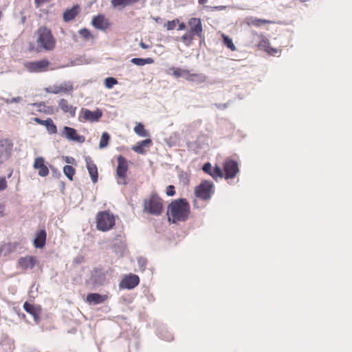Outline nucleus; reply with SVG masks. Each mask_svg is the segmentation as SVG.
<instances>
[{"label": "nucleus", "instance_id": "1", "mask_svg": "<svg viewBox=\"0 0 352 352\" xmlns=\"http://www.w3.org/2000/svg\"><path fill=\"white\" fill-rule=\"evenodd\" d=\"M190 214V205L185 199H179L172 201L168 207L167 216L168 221L176 223L185 221Z\"/></svg>", "mask_w": 352, "mask_h": 352}, {"label": "nucleus", "instance_id": "2", "mask_svg": "<svg viewBox=\"0 0 352 352\" xmlns=\"http://www.w3.org/2000/svg\"><path fill=\"white\" fill-rule=\"evenodd\" d=\"M144 212L160 216L164 211V201L156 193H152L149 197L143 201Z\"/></svg>", "mask_w": 352, "mask_h": 352}, {"label": "nucleus", "instance_id": "3", "mask_svg": "<svg viewBox=\"0 0 352 352\" xmlns=\"http://www.w3.org/2000/svg\"><path fill=\"white\" fill-rule=\"evenodd\" d=\"M188 26L189 28V31L181 37V41L186 46L190 45L195 36L201 37L203 32L202 23L200 19H190L188 21Z\"/></svg>", "mask_w": 352, "mask_h": 352}, {"label": "nucleus", "instance_id": "4", "mask_svg": "<svg viewBox=\"0 0 352 352\" xmlns=\"http://www.w3.org/2000/svg\"><path fill=\"white\" fill-rule=\"evenodd\" d=\"M37 43L46 51H52L55 48L56 39L50 29L46 27H40L36 32Z\"/></svg>", "mask_w": 352, "mask_h": 352}, {"label": "nucleus", "instance_id": "5", "mask_svg": "<svg viewBox=\"0 0 352 352\" xmlns=\"http://www.w3.org/2000/svg\"><path fill=\"white\" fill-rule=\"evenodd\" d=\"M97 230L107 232L112 229L116 224L115 216L109 211L98 212L96 217Z\"/></svg>", "mask_w": 352, "mask_h": 352}, {"label": "nucleus", "instance_id": "6", "mask_svg": "<svg viewBox=\"0 0 352 352\" xmlns=\"http://www.w3.org/2000/svg\"><path fill=\"white\" fill-rule=\"evenodd\" d=\"M118 165L116 170V179L119 185L126 186L128 184L127 172L129 170L128 160L120 155L117 157Z\"/></svg>", "mask_w": 352, "mask_h": 352}, {"label": "nucleus", "instance_id": "7", "mask_svg": "<svg viewBox=\"0 0 352 352\" xmlns=\"http://www.w3.org/2000/svg\"><path fill=\"white\" fill-rule=\"evenodd\" d=\"M239 172L238 162L231 159H227L223 164V173L221 171V178L224 177L229 182V180L233 179Z\"/></svg>", "mask_w": 352, "mask_h": 352}, {"label": "nucleus", "instance_id": "8", "mask_svg": "<svg viewBox=\"0 0 352 352\" xmlns=\"http://www.w3.org/2000/svg\"><path fill=\"white\" fill-rule=\"evenodd\" d=\"M213 185L208 181L202 182L195 189V193L197 197L204 200H208L210 198L213 192Z\"/></svg>", "mask_w": 352, "mask_h": 352}, {"label": "nucleus", "instance_id": "9", "mask_svg": "<svg viewBox=\"0 0 352 352\" xmlns=\"http://www.w3.org/2000/svg\"><path fill=\"white\" fill-rule=\"evenodd\" d=\"M74 90L73 82L70 81L64 82L59 85H54L46 89L47 93L53 94H72Z\"/></svg>", "mask_w": 352, "mask_h": 352}, {"label": "nucleus", "instance_id": "10", "mask_svg": "<svg viewBox=\"0 0 352 352\" xmlns=\"http://www.w3.org/2000/svg\"><path fill=\"white\" fill-rule=\"evenodd\" d=\"M50 62L47 59L28 62L25 64L26 69L30 72L40 73L46 72L50 66Z\"/></svg>", "mask_w": 352, "mask_h": 352}, {"label": "nucleus", "instance_id": "11", "mask_svg": "<svg viewBox=\"0 0 352 352\" xmlns=\"http://www.w3.org/2000/svg\"><path fill=\"white\" fill-rule=\"evenodd\" d=\"M61 136L69 140L75 141L79 143L85 142V138L83 135L78 134L77 131L69 126H64L61 132Z\"/></svg>", "mask_w": 352, "mask_h": 352}, {"label": "nucleus", "instance_id": "12", "mask_svg": "<svg viewBox=\"0 0 352 352\" xmlns=\"http://www.w3.org/2000/svg\"><path fill=\"white\" fill-rule=\"evenodd\" d=\"M140 278L138 275L130 274L124 276L120 283V287L123 289H131L138 285Z\"/></svg>", "mask_w": 352, "mask_h": 352}, {"label": "nucleus", "instance_id": "13", "mask_svg": "<svg viewBox=\"0 0 352 352\" xmlns=\"http://www.w3.org/2000/svg\"><path fill=\"white\" fill-rule=\"evenodd\" d=\"M80 115L84 120L94 122H97L102 117V113L99 109L91 111L87 109H82Z\"/></svg>", "mask_w": 352, "mask_h": 352}, {"label": "nucleus", "instance_id": "14", "mask_svg": "<svg viewBox=\"0 0 352 352\" xmlns=\"http://www.w3.org/2000/svg\"><path fill=\"white\" fill-rule=\"evenodd\" d=\"M33 167L38 170V174L41 177H46L49 174V169L45 164V159L43 157H38L34 160Z\"/></svg>", "mask_w": 352, "mask_h": 352}, {"label": "nucleus", "instance_id": "15", "mask_svg": "<svg viewBox=\"0 0 352 352\" xmlns=\"http://www.w3.org/2000/svg\"><path fill=\"white\" fill-rule=\"evenodd\" d=\"M36 258L32 256H26L19 258L18 261V265L23 270H27L28 269H32L36 264Z\"/></svg>", "mask_w": 352, "mask_h": 352}, {"label": "nucleus", "instance_id": "16", "mask_svg": "<svg viewBox=\"0 0 352 352\" xmlns=\"http://www.w3.org/2000/svg\"><path fill=\"white\" fill-rule=\"evenodd\" d=\"M85 162L87 165V168L88 170V172L89 173V175L91 178V181L94 183H96L98 182V168L94 161L91 160L90 157H85Z\"/></svg>", "mask_w": 352, "mask_h": 352}, {"label": "nucleus", "instance_id": "17", "mask_svg": "<svg viewBox=\"0 0 352 352\" xmlns=\"http://www.w3.org/2000/svg\"><path fill=\"white\" fill-rule=\"evenodd\" d=\"M91 25L96 29L104 30L109 28V23L104 15L99 14L93 17Z\"/></svg>", "mask_w": 352, "mask_h": 352}, {"label": "nucleus", "instance_id": "18", "mask_svg": "<svg viewBox=\"0 0 352 352\" xmlns=\"http://www.w3.org/2000/svg\"><path fill=\"white\" fill-rule=\"evenodd\" d=\"M109 298L108 295H101L98 293L89 294L87 296V302L89 304L98 305L103 303Z\"/></svg>", "mask_w": 352, "mask_h": 352}, {"label": "nucleus", "instance_id": "19", "mask_svg": "<svg viewBox=\"0 0 352 352\" xmlns=\"http://www.w3.org/2000/svg\"><path fill=\"white\" fill-rule=\"evenodd\" d=\"M47 233L45 230H40L36 233L34 245L36 248H43L46 243Z\"/></svg>", "mask_w": 352, "mask_h": 352}, {"label": "nucleus", "instance_id": "20", "mask_svg": "<svg viewBox=\"0 0 352 352\" xmlns=\"http://www.w3.org/2000/svg\"><path fill=\"white\" fill-rule=\"evenodd\" d=\"M80 12V6L78 5L74 6L72 8L66 10L63 18L64 21L69 22L74 19Z\"/></svg>", "mask_w": 352, "mask_h": 352}, {"label": "nucleus", "instance_id": "21", "mask_svg": "<svg viewBox=\"0 0 352 352\" xmlns=\"http://www.w3.org/2000/svg\"><path fill=\"white\" fill-rule=\"evenodd\" d=\"M58 107L64 113H68L72 117L75 116L76 107L71 105L66 99H60Z\"/></svg>", "mask_w": 352, "mask_h": 352}, {"label": "nucleus", "instance_id": "22", "mask_svg": "<svg viewBox=\"0 0 352 352\" xmlns=\"http://www.w3.org/2000/svg\"><path fill=\"white\" fill-rule=\"evenodd\" d=\"M186 80L190 82H195L197 83H202L206 81V76L201 73H193L191 71L188 70L186 74Z\"/></svg>", "mask_w": 352, "mask_h": 352}, {"label": "nucleus", "instance_id": "23", "mask_svg": "<svg viewBox=\"0 0 352 352\" xmlns=\"http://www.w3.org/2000/svg\"><path fill=\"white\" fill-rule=\"evenodd\" d=\"M152 143L151 139H146L144 140L140 141L138 142L137 144L132 147V149L140 154H143L145 153L144 147L149 146Z\"/></svg>", "mask_w": 352, "mask_h": 352}, {"label": "nucleus", "instance_id": "24", "mask_svg": "<svg viewBox=\"0 0 352 352\" xmlns=\"http://www.w3.org/2000/svg\"><path fill=\"white\" fill-rule=\"evenodd\" d=\"M202 169L205 173L210 175L214 179H217L218 177H220V168L218 167L217 166L213 170H212V166L210 163L208 162L204 165Z\"/></svg>", "mask_w": 352, "mask_h": 352}, {"label": "nucleus", "instance_id": "25", "mask_svg": "<svg viewBox=\"0 0 352 352\" xmlns=\"http://www.w3.org/2000/svg\"><path fill=\"white\" fill-rule=\"evenodd\" d=\"M139 1L140 0H111V3L113 8H124L126 6L134 4Z\"/></svg>", "mask_w": 352, "mask_h": 352}, {"label": "nucleus", "instance_id": "26", "mask_svg": "<svg viewBox=\"0 0 352 352\" xmlns=\"http://www.w3.org/2000/svg\"><path fill=\"white\" fill-rule=\"evenodd\" d=\"M248 24L255 27H261L265 24H270L272 22L270 20L250 17L248 19Z\"/></svg>", "mask_w": 352, "mask_h": 352}, {"label": "nucleus", "instance_id": "27", "mask_svg": "<svg viewBox=\"0 0 352 352\" xmlns=\"http://www.w3.org/2000/svg\"><path fill=\"white\" fill-rule=\"evenodd\" d=\"M170 71H172L171 75L175 78L182 77L186 79V74H188V69H182L179 67H173L170 68Z\"/></svg>", "mask_w": 352, "mask_h": 352}, {"label": "nucleus", "instance_id": "28", "mask_svg": "<svg viewBox=\"0 0 352 352\" xmlns=\"http://www.w3.org/2000/svg\"><path fill=\"white\" fill-rule=\"evenodd\" d=\"M78 34L80 36V37L83 39L85 41H88L90 40L94 39V34L91 32V31L87 28H82L78 30Z\"/></svg>", "mask_w": 352, "mask_h": 352}, {"label": "nucleus", "instance_id": "29", "mask_svg": "<svg viewBox=\"0 0 352 352\" xmlns=\"http://www.w3.org/2000/svg\"><path fill=\"white\" fill-rule=\"evenodd\" d=\"M221 38H223V43L226 47L232 52L236 50V47L232 38L223 34H221Z\"/></svg>", "mask_w": 352, "mask_h": 352}, {"label": "nucleus", "instance_id": "30", "mask_svg": "<svg viewBox=\"0 0 352 352\" xmlns=\"http://www.w3.org/2000/svg\"><path fill=\"white\" fill-rule=\"evenodd\" d=\"M154 60L152 58H133L131 59V63L136 65L142 66L146 64H152L153 63Z\"/></svg>", "mask_w": 352, "mask_h": 352}, {"label": "nucleus", "instance_id": "31", "mask_svg": "<svg viewBox=\"0 0 352 352\" xmlns=\"http://www.w3.org/2000/svg\"><path fill=\"white\" fill-rule=\"evenodd\" d=\"M135 133L140 137H147L148 135V132L144 129V126L142 123H138L134 128Z\"/></svg>", "mask_w": 352, "mask_h": 352}, {"label": "nucleus", "instance_id": "32", "mask_svg": "<svg viewBox=\"0 0 352 352\" xmlns=\"http://www.w3.org/2000/svg\"><path fill=\"white\" fill-rule=\"evenodd\" d=\"M63 173L70 181H72L76 170L73 166L70 165H66L63 168Z\"/></svg>", "mask_w": 352, "mask_h": 352}, {"label": "nucleus", "instance_id": "33", "mask_svg": "<svg viewBox=\"0 0 352 352\" xmlns=\"http://www.w3.org/2000/svg\"><path fill=\"white\" fill-rule=\"evenodd\" d=\"M109 140H110V135H109V133L107 132H104L102 134V136H101V138L100 140L99 147L100 148H103L106 147L109 144Z\"/></svg>", "mask_w": 352, "mask_h": 352}, {"label": "nucleus", "instance_id": "34", "mask_svg": "<svg viewBox=\"0 0 352 352\" xmlns=\"http://www.w3.org/2000/svg\"><path fill=\"white\" fill-rule=\"evenodd\" d=\"M45 127L50 134H56L57 133V127L50 118H48V122Z\"/></svg>", "mask_w": 352, "mask_h": 352}, {"label": "nucleus", "instance_id": "35", "mask_svg": "<svg viewBox=\"0 0 352 352\" xmlns=\"http://www.w3.org/2000/svg\"><path fill=\"white\" fill-rule=\"evenodd\" d=\"M118 83V80L113 77H108L104 80V85L107 88L111 89Z\"/></svg>", "mask_w": 352, "mask_h": 352}, {"label": "nucleus", "instance_id": "36", "mask_svg": "<svg viewBox=\"0 0 352 352\" xmlns=\"http://www.w3.org/2000/svg\"><path fill=\"white\" fill-rule=\"evenodd\" d=\"M179 23V20L178 19H174L173 21H168L166 24L165 27L168 30H173L175 28L176 25Z\"/></svg>", "mask_w": 352, "mask_h": 352}, {"label": "nucleus", "instance_id": "37", "mask_svg": "<svg viewBox=\"0 0 352 352\" xmlns=\"http://www.w3.org/2000/svg\"><path fill=\"white\" fill-rule=\"evenodd\" d=\"M23 309L29 314H32V315H34L35 314V308L34 307L28 302H25L24 304H23Z\"/></svg>", "mask_w": 352, "mask_h": 352}, {"label": "nucleus", "instance_id": "38", "mask_svg": "<svg viewBox=\"0 0 352 352\" xmlns=\"http://www.w3.org/2000/svg\"><path fill=\"white\" fill-rule=\"evenodd\" d=\"M8 187L7 182L5 177L0 178V191L6 189Z\"/></svg>", "mask_w": 352, "mask_h": 352}, {"label": "nucleus", "instance_id": "39", "mask_svg": "<svg viewBox=\"0 0 352 352\" xmlns=\"http://www.w3.org/2000/svg\"><path fill=\"white\" fill-rule=\"evenodd\" d=\"M166 192L168 196H173L175 194V187L173 185L168 186Z\"/></svg>", "mask_w": 352, "mask_h": 352}, {"label": "nucleus", "instance_id": "40", "mask_svg": "<svg viewBox=\"0 0 352 352\" xmlns=\"http://www.w3.org/2000/svg\"><path fill=\"white\" fill-rule=\"evenodd\" d=\"M22 100L21 97L18 96L16 98H12L11 99H7L6 102L7 103H18L20 102Z\"/></svg>", "mask_w": 352, "mask_h": 352}, {"label": "nucleus", "instance_id": "41", "mask_svg": "<svg viewBox=\"0 0 352 352\" xmlns=\"http://www.w3.org/2000/svg\"><path fill=\"white\" fill-rule=\"evenodd\" d=\"M50 0H34V4L36 8H39L43 4L47 3Z\"/></svg>", "mask_w": 352, "mask_h": 352}, {"label": "nucleus", "instance_id": "42", "mask_svg": "<svg viewBox=\"0 0 352 352\" xmlns=\"http://www.w3.org/2000/svg\"><path fill=\"white\" fill-rule=\"evenodd\" d=\"M178 25H179V27L177 29L178 30H185L186 28V25L184 22H181V23L179 22L178 23Z\"/></svg>", "mask_w": 352, "mask_h": 352}, {"label": "nucleus", "instance_id": "43", "mask_svg": "<svg viewBox=\"0 0 352 352\" xmlns=\"http://www.w3.org/2000/svg\"><path fill=\"white\" fill-rule=\"evenodd\" d=\"M5 207L3 204H0V218L3 217L5 213Z\"/></svg>", "mask_w": 352, "mask_h": 352}, {"label": "nucleus", "instance_id": "44", "mask_svg": "<svg viewBox=\"0 0 352 352\" xmlns=\"http://www.w3.org/2000/svg\"><path fill=\"white\" fill-rule=\"evenodd\" d=\"M140 46L142 48V49H148L149 48V45H146V43H144V42L141 41L140 43Z\"/></svg>", "mask_w": 352, "mask_h": 352}, {"label": "nucleus", "instance_id": "45", "mask_svg": "<svg viewBox=\"0 0 352 352\" xmlns=\"http://www.w3.org/2000/svg\"><path fill=\"white\" fill-rule=\"evenodd\" d=\"M33 120H34L36 123H37V124H41H41H42V122H43V120H41V119H40V118H34L33 119Z\"/></svg>", "mask_w": 352, "mask_h": 352}, {"label": "nucleus", "instance_id": "46", "mask_svg": "<svg viewBox=\"0 0 352 352\" xmlns=\"http://www.w3.org/2000/svg\"><path fill=\"white\" fill-rule=\"evenodd\" d=\"M21 14H23V12H21ZM21 23H22V24H25V22H26V16H25V15H23V16H22V17H21Z\"/></svg>", "mask_w": 352, "mask_h": 352}, {"label": "nucleus", "instance_id": "47", "mask_svg": "<svg viewBox=\"0 0 352 352\" xmlns=\"http://www.w3.org/2000/svg\"><path fill=\"white\" fill-rule=\"evenodd\" d=\"M16 244H12V243H8L6 245H5V247L6 248H13L14 249L16 248Z\"/></svg>", "mask_w": 352, "mask_h": 352}, {"label": "nucleus", "instance_id": "48", "mask_svg": "<svg viewBox=\"0 0 352 352\" xmlns=\"http://www.w3.org/2000/svg\"><path fill=\"white\" fill-rule=\"evenodd\" d=\"M208 0H199V3L201 5H204L207 3Z\"/></svg>", "mask_w": 352, "mask_h": 352}, {"label": "nucleus", "instance_id": "49", "mask_svg": "<svg viewBox=\"0 0 352 352\" xmlns=\"http://www.w3.org/2000/svg\"><path fill=\"white\" fill-rule=\"evenodd\" d=\"M47 122H48V118L45 120H43L41 125L46 126Z\"/></svg>", "mask_w": 352, "mask_h": 352}, {"label": "nucleus", "instance_id": "50", "mask_svg": "<svg viewBox=\"0 0 352 352\" xmlns=\"http://www.w3.org/2000/svg\"><path fill=\"white\" fill-rule=\"evenodd\" d=\"M66 162H67V163H69H69H72V162L70 161V160L69 159V157H67V159H66Z\"/></svg>", "mask_w": 352, "mask_h": 352}, {"label": "nucleus", "instance_id": "51", "mask_svg": "<svg viewBox=\"0 0 352 352\" xmlns=\"http://www.w3.org/2000/svg\"><path fill=\"white\" fill-rule=\"evenodd\" d=\"M159 20H160V18L155 19V21H156L157 22V21H159Z\"/></svg>", "mask_w": 352, "mask_h": 352}, {"label": "nucleus", "instance_id": "52", "mask_svg": "<svg viewBox=\"0 0 352 352\" xmlns=\"http://www.w3.org/2000/svg\"><path fill=\"white\" fill-rule=\"evenodd\" d=\"M302 2H305L307 0H300Z\"/></svg>", "mask_w": 352, "mask_h": 352}]
</instances>
